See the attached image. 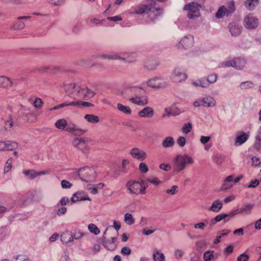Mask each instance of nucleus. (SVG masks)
Masks as SVG:
<instances>
[{"label":"nucleus","mask_w":261,"mask_h":261,"mask_svg":"<svg viewBox=\"0 0 261 261\" xmlns=\"http://www.w3.org/2000/svg\"><path fill=\"white\" fill-rule=\"evenodd\" d=\"M233 175H230L227 176L224 180L221 186V191H225L230 189L233 186Z\"/></svg>","instance_id":"nucleus-24"},{"label":"nucleus","mask_w":261,"mask_h":261,"mask_svg":"<svg viewBox=\"0 0 261 261\" xmlns=\"http://www.w3.org/2000/svg\"><path fill=\"white\" fill-rule=\"evenodd\" d=\"M206 79L207 82H208L209 85L210 84H214L217 81V75L216 74H210L207 76Z\"/></svg>","instance_id":"nucleus-50"},{"label":"nucleus","mask_w":261,"mask_h":261,"mask_svg":"<svg viewBox=\"0 0 261 261\" xmlns=\"http://www.w3.org/2000/svg\"><path fill=\"white\" fill-rule=\"evenodd\" d=\"M65 0H48V3L54 6H60L64 4Z\"/></svg>","instance_id":"nucleus-59"},{"label":"nucleus","mask_w":261,"mask_h":261,"mask_svg":"<svg viewBox=\"0 0 261 261\" xmlns=\"http://www.w3.org/2000/svg\"><path fill=\"white\" fill-rule=\"evenodd\" d=\"M84 118L91 123H97L99 121L98 116L93 114H87L84 116Z\"/></svg>","instance_id":"nucleus-34"},{"label":"nucleus","mask_w":261,"mask_h":261,"mask_svg":"<svg viewBox=\"0 0 261 261\" xmlns=\"http://www.w3.org/2000/svg\"><path fill=\"white\" fill-rule=\"evenodd\" d=\"M14 82L9 77L5 76H0V86L4 88L12 87Z\"/></svg>","instance_id":"nucleus-25"},{"label":"nucleus","mask_w":261,"mask_h":261,"mask_svg":"<svg viewBox=\"0 0 261 261\" xmlns=\"http://www.w3.org/2000/svg\"><path fill=\"white\" fill-rule=\"evenodd\" d=\"M178 187L177 186H173L170 189H167L166 190V192L167 194L170 195H174L177 192Z\"/></svg>","instance_id":"nucleus-54"},{"label":"nucleus","mask_w":261,"mask_h":261,"mask_svg":"<svg viewBox=\"0 0 261 261\" xmlns=\"http://www.w3.org/2000/svg\"><path fill=\"white\" fill-rule=\"evenodd\" d=\"M206 224L203 222H200L196 223L194 226L195 229H199L200 230H204Z\"/></svg>","instance_id":"nucleus-57"},{"label":"nucleus","mask_w":261,"mask_h":261,"mask_svg":"<svg viewBox=\"0 0 261 261\" xmlns=\"http://www.w3.org/2000/svg\"><path fill=\"white\" fill-rule=\"evenodd\" d=\"M202 106L204 107H213L216 105L215 99L211 96H206L200 98Z\"/></svg>","instance_id":"nucleus-23"},{"label":"nucleus","mask_w":261,"mask_h":261,"mask_svg":"<svg viewBox=\"0 0 261 261\" xmlns=\"http://www.w3.org/2000/svg\"><path fill=\"white\" fill-rule=\"evenodd\" d=\"M144 184V180H142L141 182L134 181H128L126 184V187L127 190L134 194H138L139 193L144 194L145 191L147 188V185H145L142 187V185Z\"/></svg>","instance_id":"nucleus-6"},{"label":"nucleus","mask_w":261,"mask_h":261,"mask_svg":"<svg viewBox=\"0 0 261 261\" xmlns=\"http://www.w3.org/2000/svg\"><path fill=\"white\" fill-rule=\"evenodd\" d=\"M61 241L65 245L71 246L73 244V238L71 232L67 231L63 232L60 238Z\"/></svg>","instance_id":"nucleus-14"},{"label":"nucleus","mask_w":261,"mask_h":261,"mask_svg":"<svg viewBox=\"0 0 261 261\" xmlns=\"http://www.w3.org/2000/svg\"><path fill=\"white\" fill-rule=\"evenodd\" d=\"M117 109L120 112L126 114H130L132 113V110L129 107L124 106L120 103L117 104Z\"/></svg>","instance_id":"nucleus-36"},{"label":"nucleus","mask_w":261,"mask_h":261,"mask_svg":"<svg viewBox=\"0 0 261 261\" xmlns=\"http://www.w3.org/2000/svg\"><path fill=\"white\" fill-rule=\"evenodd\" d=\"M152 256L154 261H165L164 254L156 248L153 250Z\"/></svg>","instance_id":"nucleus-30"},{"label":"nucleus","mask_w":261,"mask_h":261,"mask_svg":"<svg viewBox=\"0 0 261 261\" xmlns=\"http://www.w3.org/2000/svg\"><path fill=\"white\" fill-rule=\"evenodd\" d=\"M175 142L172 137H166L162 142V145L163 148H170L174 146Z\"/></svg>","instance_id":"nucleus-28"},{"label":"nucleus","mask_w":261,"mask_h":261,"mask_svg":"<svg viewBox=\"0 0 261 261\" xmlns=\"http://www.w3.org/2000/svg\"><path fill=\"white\" fill-rule=\"evenodd\" d=\"M213 160L217 165H220L224 160V157L221 154H216L214 156Z\"/></svg>","instance_id":"nucleus-48"},{"label":"nucleus","mask_w":261,"mask_h":261,"mask_svg":"<svg viewBox=\"0 0 261 261\" xmlns=\"http://www.w3.org/2000/svg\"><path fill=\"white\" fill-rule=\"evenodd\" d=\"M139 170L142 173H145L148 171V168L145 163L141 162L139 164Z\"/></svg>","instance_id":"nucleus-55"},{"label":"nucleus","mask_w":261,"mask_h":261,"mask_svg":"<svg viewBox=\"0 0 261 261\" xmlns=\"http://www.w3.org/2000/svg\"><path fill=\"white\" fill-rule=\"evenodd\" d=\"M143 95H138L136 96H132L129 98V101L134 104L138 106H145L148 103L147 98L142 96Z\"/></svg>","instance_id":"nucleus-15"},{"label":"nucleus","mask_w":261,"mask_h":261,"mask_svg":"<svg viewBox=\"0 0 261 261\" xmlns=\"http://www.w3.org/2000/svg\"><path fill=\"white\" fill-rule=\"evenodd\" d=\"M67 125V122L64 119H59L55 123V126L58 129L64 130Z\"/></svg>","instance_id":"nucleus-38"},{"label":"nucleus","mask_w":261,"mask_h":261,"mask_svg":"<svg viewBox=\"0 0 261 261\" xmlns=\"http://www.w3.org/2000/svg\"><path fill=\"white\" fill-rule=\"evenodd\" d=\"M101 59L108 60H119L127 62H133L136 59L134 54H129L127 53H112L109 54H102L98 56Z\"/></svg>","instance_id":"nucleus-2"},{"label":"nucleus","mask_w":261,"mask_h":261,"mask_svg":"<svg viewBox=\"0 0 261 261\" xmlns=\"http://www.w3.org/2000/svg\"><path fill=\"white\" fill-rule=\"evenodd\" d=\"M74 103L73 106H76L77 107H93V105L89 102L82 101H72Z\"/></svg>","instance_id":"nucleus-37"},{"label":"nucleus","mask_w":261,"mask_h":261,"mask_svg":"<svg viewBox=\"0 0 261 261\" xmlns=\"http://www.w3.org/2000/svg\"><path fill=\"white\" fill-rule=\"evenodd\" d=\"M249 259V256L245 253H242L237 258L238 261H247Z\"/></svg>","instance_id":"nucleus-64"},{"label":"nucleus","mask_w":261,"mask_h":261,"mask_svg":"<svg viewBox=\"0 0 261 261\" xmlns=\"http://www.w3.org/2000/svg\"><path fill=\"white\" fill-rule=\"evenodd\" d=\"M63 86L66 94L68 96L73 99L77 98L81 86L74 83H72L64 84Z\"/></svg>","instance_id":"nucleus-9"},{"label":"nucleus","mask_w":261,"mask_h":261,"mask_svg":"<svg viewBox=\"0 0 261 261\" xmlns=\"http://www.w3.org/2000/svg\"><path fill=\"white\" fill-rule=\"evenodd\" d=\"M7 150H12L16 149L18 146V144L15 141H6Z\"/></svg>","instance_id":"nucleus-43"},{"label":"nucleus","mask_w":261,"mask_h":261,"mask_svg":"<svg viewBox=\"0 0 261 261\" xmlns=\"http://www.w3.org/2000/svg\"><path fill=\"white\" fill-rule=\"evenodd\" d=\"M214 252L213 251H207L203 254L204 261H211L214 257Z\"/></svg>","instance_id":"nucleus-46"},{"label":"nucleus","mask_w":261,"mask_h":261,"mask_svg":"<svg viewBox=\"0 0 261 261\" xmlns=\"http://www.w3.org/2000/svg\"><path fill=\"white\" fill-rule=\"evenodd\" d=\"M254 85L251 81H248L246 82H242L240 85V88L242 89H247L252 88L254 87Z\"/></svg>","instance_id":"nucleus-39"},{"label":"nucleus","mask_w":261,"mask_h":261,"mask_svg":"<svg viewBox=\"0 0 261 261\" xmlns=\"http://www.w3.org/2000/svg\"><path fill=\"white\" fill-rule=\"evenodd\" d=\"M248 138L249 135L247 133L243 132H238L237 135L234 145L236 146L241 145L244 143Z\"/></svg>","instance_id":"nucleus-19"},{"label":"nucleus","mask_w":261,"mask_h":261,"mask_svg":"<svg viewBox=\"0 0 261 261\" xmlns=\"http://www.w3.org/2000/svg\"><path fill=\"white\" fill-rule=\"evenodd\" d=\"M66 130L69 133H74L76 129V126L72 123H67L66 125Z\"/></svg>","instance_id":"nucleus-53"},{"label":"nucleus","mask_w":261,"mask_h":261,"mask_svg":"<svg viewBox=\"0 0 261 261\" xmlns=\"http://www.w3.org/2000/svg\"><path fill=\"white\" fill-rule=\"evenodd\" d=\"M130 154L133 158L139 161H143L146 158L145 152L138 148H133L130 151Z\"/></svg>","instance_id":"nucleus-17"},{"label":"nucleus","mask_w":261,"mask_h":261,"mask_svg":"<svg viewBox=\"0 0 261 261\" xmlns=\"http://www.w3.org/2000/svg\"><path fill=\"white\" fill-rule=\"evenodd\" d=\"M25 27L24 23L21 21V19H18L10 27V29L13 30H20L23 29Z\"/></svg>","instance_id":"nucleus-33"},{"label":"nucleus","mask_w":261,"mask_h":261,"mask_svg":"<svg viewBox=\"0 0 261 261\" xmlns=\"http://www.w3.org/2000/svg\"><path fill=\"white\" fill-rule=\"evenodd\" d=\"M124 221L128 225H130L135 223V220L132 214L127 213L124 216Z\"/></svg>","instance_id":"nucleus-47"},{"label":"nucleus","mask_w":261,"mask_h":261,"mask_svg":"<svg viewBox=\"0 0 261 261\" xmlns=\"http://www.w3.org/2000/svg\"><path fill=\"white\" fill-rule=\"evenodd\" d=\"M254 146L256 149H261V126L259 127L257 135L255 136V142Z\"/></svg>","instance_id":"nucleus-31"},{"label":"nucleus","mask_w":261,"mask_h":261,"mask_svg":"<svg viewBox=\"0 0 261 261\" xmlns=\"http://www.w3.org/2000/svg\"><path fill=\"white\" fill-rule=\"evenodd\" d=\"M147 84L153 88H165L167 86V83L163 81L161 76H155L148 80Z\"/></svg>","instance_id":"nucleus-11"},{"label":"nucleus","mask_w":261,"mask_h":261,"mask_svg":"<svg viewBox=\"0 0 261 261\" xmlns=\"http://www.w3.org/2000/svg\"><path fill=\"white\" fill-rule=\"evenodd\" d=\"M244 22L245 28L249 29H254L258 25V19L250 14L245 17Z\"/></svg>","instance_id":"nucleus-12"},{"label":"nucleus","mask_w":261,"mask_h":261,"mask_svg":"<svg viewBox=\"0 0 261 261\" xmlns=\"http://www.w3.org/2000/svg\"><path fill=\"white\" fill-rule=\"evenodd\" d=\"M144 91L140 86H133L129 83H125L123 86V89L118 92L119 96L123 98L132 95L136 96L138 95H143Z\"/></svg>","instance_id":"nucleus-3"},{"label":"nucleus","mask_w":261,"mask_h":261,"mask_svg":"<svg viewBox=\"0 0 261 261\" xmlns=\"http://www.w3.org/2000/svg\"><path fill=\"white\" fill-rule=\"evenodd\" d=\"M228 29L232 36H237L239 35L242 30V27L239 24L233 22H231L228 25Z\"/></svg>","instance_id":"nucleus-18"},{"label":"nucleus","mask_w":261,"mask_h":261,"mask_svg":"<svg viewBox=\"0 0 261 261\" xmlns=\"http://www.w3.org/2000/svg\"><path fill=\"white\" fill-rule=\"evenodd\" d=\"M154 0H148V4H141L134 8V11L130 12L132 14H143L148 22L154 21L163 13V9L155 7Z\"/></svg>","instance_id":"nucleus-1"},{"label":"nucleus","mask_w":261,"mask_h":261,"mask_svg":"<svg viewBox=\"0 0 261 261\" xmlns=\"http://www.w3.org/2000/svg\"><path fill=\"white\" fill-rule=\"evenodd\" d=\"M187 77L186 74L181 72L178 69H175L172 73V78L176 82L184 81Z\"/></svg>","instance_id":"nucleus-20"},{"label":"nucleus","mask_w":261,"mask_h":261,"mask_svg":"<svg viewBox=\"0 0 261 261\" xmlns=\"http://www.w3.org/2000/svg\"><path fill=\"white\" fill-rule=\"evenodd\" d=\"M258 0H247L245 2V7L250 10H252L258 5Z\"/></svg>","instance_id":"nucleus-35"},{"label":"nucleus","mask_w":261,"mask_h":261,"mask_svg":"<svg viewBox=\"0 0 261 261\" xmlns=\"http://www.w3.org/2000/svg\"><path fill=\"white\" fill-rule=\"evenodd\" d=\"M246 64V61L245 58L238 57L221 63L220 66L222 68L232 67L237 70H242Z\"/></svg>","instance_id":"nucleus-5"},{"label":"nucleus","mask_w":261,"mask_h":261,"mask_svg":"<svg viewBox=\"0 0 261 261\" xmlns=\"http://www.w3.org/2000/svg\"><path fill=\"white\" fill-rule=\"evenodd\" d=\"M154 113V110L152 108L146 107L138 112V116L141 118H151Z\"/></svg>","instance_id":"nucleus-21"},{"label":"nucleus","mask_w":261,"mask_h":261,"mask_svg":"<svg viewBox=\"0 0 261 261\" xmlns=\"http://www.w3.org/2000/svg\"><path fill=\"white\" fill-rule=\"evenodd\" d=\"M21 117L24 121L30 122H34L36 118L35 114L32 113L29 109H25Z\"/></svg>","instance_id":"nucleus-22"},{"label":"nucleus","mask_w":261,"mask_h":261,"mask_svg":"<svg viewBox=\"0 0 261 261\" xmlns=\"http://www.w3.org/2000/svg\"><path fill=\"white\" fill-rule=\"evenodd\" d=\"M73 105H74V103H73L72 101L71 102H69V103L64 102V103L60 104L59 105H57L52 108H50L49 111L57 110L62 109V108H64V107H67V106H73Z\"/></svg>","instance_id":"nucleus-45"},{"label":"nucleus","mask_w":261,"mask_h":261,"mask_svg":"<svg viewBox=\"0 0 261 261\" xmlns=\"http://www.w3.org/2000/svg\"><path fill=\"white\" fill-rule=\"evenodd\" d=\"M76 193L80 194L78 195V197L80 201L82 200H89L90 201V198L88 196H85L84 193L83 192H77Z\"/></svg>","instance_id":"nucleus-56"},{"label":"nucleus","mask_w":261,"mask_h":261,"mask_svg":"<svg viewBox=\"0 0 261 261\" xmlns=\"http://www.w3.org/2000/svg\"><path fill=\"white\" fill-rule=\"evenodd\" d=\"M107 19L113 22H117L122 20V18L120 16L117 15L113 17H108Z\"/></svg>","instance_id":"nucleus-62"},{"label":"nucleus","mask_w":261,"mask_h":261,"mask_svg":"<svg viewBox=\"0 0 261 261\" xmlns=\"http://www.w3.org/2000/svg\"><path fill=\"white\" fill-rule=\"evenodd\" d=\"M78 175L81 179L85 182L92 180L96 176L94 169L88 167L81 168L78 172Z\"/></svg>","instance_id":"nucleus-8"},{"label":"nucleus","mask_w":261,"mask_h":261,"mask_svg":"<svg viewBox=\"0 0 261 261\" xmlns=\"http://www.w3.org/2000/svg\"><path fill=\"white\" fill-rule=\"evenodd\" d=\"M236 7L233 1H230L228 4V9H227V16L231 15L235 11Z\"/></svg>","instance_id":"nucleus-41"},{"label":"nucleus","mask_w":261,"mask_h":261,"mask_svg":"<svg viewBox=\"0 0 261 261\" xmlns=\"http://www.w3.org/2000/svg\"><path fill=\"white\" fill-rule=\"evenodd\" d=\"M14 260L12 261H29L28 257L23 255H19L14 258Z\"/></svg>","instance_id":"nucleus-60"},{"label":"nucleus","mask_w":261,"mask_h":261,"mask_svg":"<svg viewBox=\"0 0 261 261\" xmlns=\"http://www.w3.org/2000/svg\"><path fill=\"white\" fill-rule=\"evenodd\" d=\"M43 104L42 100L39 98H36L34 101V107L39 109L42 107Z\"/></svg>","instance_id":"nucleus-61"},{"label":"nucleus","mask_w":261,"mask_h":261,"mask_svg":"<svg viewBox=\"0 0 261 261\" xmlns=\"http://www.w3.org/2000/svg\"><path fill=\"white\" fill-rule=\"evenodd\" d=\"M177 143L180 147H183L186 144V139L184 137L180 136L177 139Z\"/></svg>","instance_id":"nucleus-58"},{"label":"nucleus","mask_w":261,"mask_h":261,"mask_svg":"<svg viewBox=\"0 0 261 261\" xmlns=\"http://www.w3.org/2000/svg\"><path fill=\"white\" fill-rule=\"evenodd\" d=\"M192 129V123L191 122H188L184 124L181 130L183 133L187 134L191 131Z\"/></svg>","instance_id":"nucleus-44"},{"label":"nucleus","mask_w":261,"mask_h":261,"mask_svg":"<svg viewBox=\"0 0 261 261\" xmlns=\"http://www.w3.org/2000/svg\"><path fill=\"white\" fill-rule=\"evenodd\" d=\"M222 202L219 200H216L212 203L211 206L208 210L215 213H218L222 209Z\"/></svg>","instance_id":"nucleus-26"},{"label":"nucleus","mask_w":261,"mask_h":261,"mask_svg":"<svg viewBox=\"0 0 261 261\" xmlns=\"http://www.w3.org/2000/svg\"><path fill=\"white\" fill-rule=\"evenodd\" d=\"M12 162V158L9 159L7 160V161L6 162V165L4 168V172L5 173L9 172L10 171V170L11 169Z\"/></svg>","instance_id":"nucleus-52"},{"label":"nucleus","mask_w":261,"mask_h":261,"mask_svg":"<svg viewBox=\"0 0 261 261\" xmlns=\"http://www.w3.org/2000/svg\"><path fill=\"white\" fill-rule=\"evenodd\" d=\"M90 141V139L88 138H76L73 140V145L84 153H86L88 151V144Z\"/></svg>","instance_id":"nucleus-10"},{"label":"nucleus","mask_w":261,"mask_h":261,"mask_svg":"<svg viewBox=\"0 0 261 261\" xmlns=\"http://www.w3.org/2000/svg\"><path fill=\"white\" fill-rule=\"evenodd\" d=\"M227 9L225 6H221L217 11L215 14V17L217 18L220 19L223 18L224 16H227Z\"/></svg>","instance_id":"nucleus-32"},{"label":"nucleus","mask_w":261,"mask_h":261,"mask_svg":"<svg viewBox=\"0 0 261 261\" xmlns=\"http://www.w3.org/2000/svg\"><path fill=\"white\" fill-rule=\"evenodd\" d=\"M23 173L31 179H34L37 177L36 171L34 170H25Z\"/></svg>","instance_id":"nucleus-40"},{"label":"nucleus","mask_w":261,"mask_h":261,"mask_svg":"<svg viewBox=\"0 0 261 261\" xmlns=\"http://www.w3.org/2000/svg\"><path fill=\"white\" fill-rule=\"evenodd\" d=\"M201 8L200 4L196 2H192L186 4L183 10L185 11H189L187 17L189 19L195 20L200 16L199 10Z\"/></svg>","instance_id":"nucleus-7"},{"label":"nucleus","mask_w":261,"mask_h":261,"mask_svg":"<svg viewBox=\"0 0 261 261\" xmlns=\"http://www.w3.org/2000/svg\"><path fill=\"white\" fill-rule=\"evenodd\" d=\"M179 43L184 48H189L194 44V37L192 35H188L184 37Z\"/></svg>","instance_id":"nucleus-16"},{"label":"nucleus","mask_w":261,"mask_h":261,"mask_svg":"<svg viewBox=\"0 0 261 261\" xmlns=\"http://www.w3.org/2000/svg\"><path fill=\"white\" fill-rule=\"evenodd\" d=\"M131 249L128 247H124L121 250V253L124 255H128L131 253Z\"/></svg>","instance_id":"nucleus-63"},{"label":"nucleus","mask_w":261,"mask_h":261,"mask_svg":"<svg viewBox=\"0 0 261 261\" xmlns=\"http://www.w3.org/2000/svg\"><path fill=\"white\" fill-rule=\"evenodd\" d=\"M85 235V233L80 230H75L72 234L73 240H78L82 238Z\"/></svg>","instance_id":"nucleus-49"},{"label":"nucleus","mask_w":261,"mask_h":261,"mask_svg":"<svg viewBox=\"0 0 261 261\" xmlns=\"http://www.w3.org/2000/svg\"><path fill=\"white\" fill-rule=\"evenodd\" d=\"M79 91L77 98H83L85 100H88L93 97L95 95V93L87 87L82 88L81 86Z\"/></svg>","instance_id":"nucleus-13"},{"label":"nucleus","mask_w":261,"mask_h":261,"mask_svg":"<svg viewBox=\"0 0 261 261\" xmlns=\"http://www.w3.org/2000/svg\"><path fill=\"white\" fill-rule=\"evenodd\" d=\"M193 163V160L191 157L187 155H178L174 160V171L179 173L185 168L186 164H192Z\"/></svg>","instance_id":"nucleus-4"},{"label":"nucleus","mask_w":261,"mask_h":261,"mask_svg":"<svg viewBox=\"0 0 261 261\" xmlns=\"http://www.w3.org/2000/svg\"><path fill=\"white\" fill-rule=\"evenodd\" d=\"M88 228L90 232L95 235H97L100 233L99 229L94 224H89Z\"/></svg>","instance_id":"nucleus-42"},{"label":"nucleus","mask_w":261,"mask_h":261,"mask_svg":"<svg viewBox=\"0 0 261 261\" xmlns=\"http://www.w3.org/2000/svg\"><path fill=\"white\" fill-rule=\"evenodd\" d=\"M174 254L175 257L176 259H179L181 258L184 256V252L181 249H176L174 250Z\"/></svg>","instance_id":"nucleus-51"},{"label":"nucleus","mask_w":261,"mask_h":261,"mask_svg":"<svg viewBox=\"0 0 261 261\" xmlns=\"http://www.w3.org/2000/svg\"><path fill=\"white\" fill-rule=\"evenodd\" d=\"M116 240V237H112L111 240H104L103 241V246L108 250H113L115 248L116 245L114 244Z\"/></svg>","instance_id":"nucleus-29"},{"label":"nucleus","mask_w":261,"mask_h":261,"mask_svg":"<svg viewBox=\"0 0 261 261\" xmlns=\"http://www.w3.org/2000/svg\"><path fill=\"white\" fill-rule=\"evenodd\" d=\"M254 206L253 203H247L240 208H239L240 214L249 215L251 213L252 210Z\"/></svg>","instance_id":"nucleus-27"}]
</instances>
